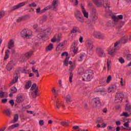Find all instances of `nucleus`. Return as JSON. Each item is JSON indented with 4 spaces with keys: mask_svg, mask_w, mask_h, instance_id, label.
I'll return each instance as SVG.
<instances>
[{
    "mask_svg": "<svg viewBox=\"0 0 131 131\" xmlns=\"http://www.w3.org/2000/svg\"><path fill=\"white\" fill-rule=\"evenodd\" d=\"M58 3H59V1L58 0H54L52 4V7L53 8V9L55 11L57 10V8L58 7Z\"/></svg>",
    "mask_w": 131,
    "mask_h": 131,
    "instance_id": "obj_27",
    "label": "nucleus"
},
{
    "mask_svg": "<svg viewBox=\"0 0 131 131\" xmlns=\"http://www.w3.org/2000/svg\"><path fill=\"white\" fill-rule=\"evenodd\" d=\"M87 49V52H92L94 50V42L91 39H88L85 43Z\"/></svg>",
    "mask_w": 131,
    "mask_h": 131,
    "instance_id": "obj_5",
    "label": "nucleus"
},
{
    "mask_svg": "<svg viewBox=\"0 0 131 131\" xmlns=\"http://www.w3.org/2000/svg\"><path fill=\"white\" fill-rule=\"evenodd\" d=\"M106 26H107V27H112V21H110L107 22V24H106Z\"/></svg>",
    "mask_w": 131,
    "mask_h": 131,
    "instance_id": "obj_58",
    "label": "nucleus"
},
{
    "mask_svg": "<svg viewBox=\"0 0 131 131\" xmlns=\"http://www.w3.org/2000/svg\"><path fill=\"white\" fill-rule=\"evenodd\" d=\"M83 58H84V54H81L78 58V61H79V62H82V61L83 60Z\"/></svg>",
    "mask_w": 131,
    "mask_h": 131,
    "instance_id": "obj_39",
    "label": "nucleus"
},
{
    "mask_svg": "<svg viewBox=\"0 0 131 131\" xmlns=\"http://www.w3.org/2000/svg\"><path fill=\"white\" fill-rule=\"evenodd\" d=\"M65 41L59 43L56 48V51H62V50L65 49Z\"/></svg>",
    "mask_w": 131,
    "mask_h": 131,
    "instance_id": "obj_18",
    "label": "nucleus"
},
{
    "mask_svg": "<svg viewBox=\"0 0 131 131\" xmlns=\"http://www.w3.org/2000/svg\"><path fill=\"white\" fill-rule=\"evenodd\" d=\"M112 80V76H111V75H109L106 79V81H104L103 82H101V84H102V85H106V84H107L106 83H110Z\"/></svg>",
    "mask_w": 131,
    "mask_h": 131,
    "instance_id": "obj_20",
    "label": "nucleus"
},
{
    "mask_svg": "<svg viewBox=\"0 0 131 131\" xmlns=\"http://www.w3.org/2000/svg\"><path fill=\"white\" fill-rule=\"evenodd\" d=\"M125 111H127L128 113L131 114V104L129 103L127 104L125 108Z\"/></svg>",
    "mask_w": 131,
    "mask_h": 131,
    "instance_id": "obj_28",
    "label": "nucleus"
},
{
    "mask_svg": "<svg viewBox=\"0 0 131 131\" xmlns=\"http://www.w3.org/2000/svg\"><path fill=\"white\" fill-rule=\"evenodd\" d=\"M50 9H51V6H50L46 7L45 8H44L43 9V13H45V12H46V11H48V10H50Z\"/></svg>",
    "mask_w": 131,
    "mask_h": 131,
    "instance_id": "obj_59",
    "label": "nucleus"
},
{
    "mask_svg": "<svg viewBox=\"0 0 131 131\" xmlns=\"http://www.w3.org/2000/svg\"><path fill=\"white\" fill-rule=\"evenodd\" d=\"M69 121L65 122V121H62L61 122V125L62 126H67V125H68V123H69Z\"/></svg>",
    "mask_w": 131,
    "mask_h": 131,
    "instance_id": "obj_51",
    "label": "nucleus"
},
{
    "mask_svg": "<svg viewBox=\"0 0 131 131\" xmlns=\"http://www.w3.org/2000/svg\"><path fill=\"white\" fill-rule=\"evenodd\" d=\"M46 34H45L44 32L42 31V30H41V32L37 34V37L39 39H41V38H43V37H45Z\"/></svg>",
    "mask_w": 131,
    "mask_h": 131,
    "instance_id": "obj_25",
    "label": "nucleus"
},
{
    "mask_svg": "<svg viewBox=\"0 0 131 131\" xmlns=\"http://www.w3.org/2000/svg\"><path fill=\"white\" fill-rule=\"evenodd\" d=\"M4 114H6L8 117H12V111H11L10 109H7L4 111Z\"/></svg>",
    "mask_w": 131,
    "mask_h": 131,
    "instance_id": "obj_21",
    "label": "nucleus"
},
{
    "mask_svg": "<svg viewBox=\"0 0 131 131\" xmlns=\"http://www.w3.org/2000/svg\"><path fill=\"white\" fill-rule=\"evenodd\" d=\"M29 7H30V8H31V7H33V8H35L37 7V5L35 3H33L31 4H29Z\"/></svg>",
    "mask_w": 131,
    "mask_h": 131,
    "instance_id": "obj_56",
    "label": "nucleus"
},
{
    "mask_svg": "<svg viewBox=\"0 0 131 131\" xmlns=\"http://www.w3.org/2000/svg\"><path fill=\"white\" fill-rule=\"evenodd\" d=\"M18 126H19V123H16L8 127V129H14V128L15 127H18Z\"/></svg>",
    "mask_w": 131,
    "mask_h": 131,
    "instance_id": "obj_36",
    "label": "nucleus"
},
{
    "mask_svg": "<svg viewBox=\"0 0 131 131\" xmlns=\"http://www.w3.org/2000/svg\"><path fill=\"white\" fill-rule=\"evenodd\" d=\"M5 16V11H1L0 12V20L2 19V18H4Z\"/></svg>",
    "mask_w": 131,
    "mask_h": 131,
    "instance_id": "obj_52",
    "label": "nucleus"
},
{
    "mask_svg": "<svg viewBox=\"0 0 131 131\" xmlns=\"http://www.w3.org/2000/svg\"><path fill=\"white\" fill-rule=\"evenodd\" d=\"M118 45H119V42H116L115 43L114 47L112 49H108V53L109 55H111V56H114V54L117 52V51H118V50H119Z\"/></svg>",
    "mask_w": 131,
    "mask_h": 131,
    "instance_id": "obj_4",
    "label": "nucleus"
},
{
    "mask_svg": "<svg viewBox=\"0 0 131 131\" xmlns=\"http://www.w3.org/2000/svg\"><path fill=\"white\" fill-rule=\"evenodd\" d=\"M31 84H32V83H31V81H29L28 82H27L26 83V89H27V90L30 89V88L31 87Z\"/></svg>",
    "mask_w": 131,
    "mask_h": 131,
    "instance_id": "obj_38",
    "label": "nucleus"
},
{
    "mask_svg": "<svg viewBox=\"0 0 131 131\" xmlns=\"http://www.w3.org/2000/svg\"><path fill=\"white\" fill-rule=\"evenodd\" d=\"M124 126L125 127H128L129 126V121H127V122L123 124Z\"/></svg>",
    "mask_w": 131,
    "mask_h": 131,
    "instance_id": "obj_60",
    "label": "nucleus"
},
{
    "mask_svg": "<svg viewBox=\"0 0 131 131\" xmlns=\"http://www.w3.org/2000/svg\"><path fill=\"white\" fill-rule=\"evenodd\" d=\"M119 62L120 63H121V64H123V63H124L125 61L124 60V59H123V58L121 57V58H119Z\"/></svg>",
    "mask_w": 131,
    "mask_h": 131,
    "instance_id": "obj_53",
    "label": "nucleus"
},
{
    "mask_svg": "<svg viewBox=\"0 0 131 131\" xmlns=\"http://www.w3.org/2000/svg\"><path fill=\"white\" fill-rule=\"evenodd\" d=\"M14 48V40H10L8 43V49L12 50Z\"/></svg>",
    "mask_w": 131,
    "mask_h": 131,
    "instance_id": "obj_32",
    "label": "nucleus"
},
{
    "mask_svg": "<svg viewBox=\"0 0 131 131\" xmlns=\"http://www.w3.org/2000/svg\"><path fill=\"white\" fill-rule=\"evenodd\" d=\"M32 70L33 73L36 74V76L37 77H39V74L38 73V70H35V68L34 67L32 68Z\"/></svg>",
    "mask_w": 131,
    "mask_h": 131,
    "instance_id": "obj_41",
    "label": "nucleus"
},
{
    "mask_svg": "<svg viewBox=\"0 0 131 131\" xmlns=\"http://www.w3.org/2000/svg\"><path fill=\"white\" fill-rule=\"evenodd\" d=\"M42 30V32H44V34H45L46 36L51 35V34H52V32H53V29H52V28L51 27L47 28L46 29Z\"/></svg>",
    "mask_w": 131,
    "mask_h": 131,
    "instance_id": "obj_15",
    "label": "nucleus"
},
{
    "mask_svg": "<svg viewBox=\"0 0 131 131\" xmlns=\"http://www.w3.org/2000/svg\"><path fill=\"white\" fill-rule=\"evenodd\" d=\"M64 56H66V57H68V53L64 52L61 54V57H64Z\"/></svg>",
    "mask_w": 131,
    "mask_h": 131,
    "instance_id": "obj_62",
    "label": "nucleus"
},
{
    "mask_svg": "<svg viewBox=\"0 0 131 131\" xmlns=\"http://www.w3.org/2000/svg\"><path fill=\"white\" fill-rule=\"evenodd\" d=\"M91 20L95 21L98 19V12L97 10H93L91 15Z\"/></svg>",
    "mask_w": 131,
    "mask_h": 131,
    "instance_id": "obj_11",
    "label": "nucleus"
},
{
    "mask_svg": "<svg viewBox=\"0 0 131 131\" xmlns=\"http://www.w3.org/2000/svg\"><path fill=\"white\" fill-rule=\"evenodd\" d=\"M117 91V86L116 84L111 85L107 89L108 93H115Z\"/></svg>",
    "mask_w": 131,
    "mask_h": 131,
    "instance_id": "obj_14",
    "label": "nucleus"
},
{
    "mask_svg": "<svg viewBox=\"0 0 131 131\" xmlns=\"http://www.w3.org/2000/svg\"><path fill=\"white\" fill-rule=\"evenodd\" d=\"M38 89H37L32 92V97L34 98H36L38 96Z\"/></svg>",
    "mask_w": 131,
    "mask_h": 131,
    "instance_id": "obj_29",
    "label": "nucleus"
},
{
    "mask_svg": "<svg viewBox=\"0 0 131 131\" xmlns=\"http://www.w3.org/2000/svg\"><path fill=\"white\" fill-rule=\"evenodd\" d=\"M27 18V15L19 17L18 19H17V22H21V21H24V20H26Z\"/></svg>",
    "mask_w": 131,
    "mask_h": 131,
    "instance_id": "obj_40",
    "label": "nucleus"
},
{
    "mask_svg": "<svg viewBox=\"0 0 131 131\" xmlns=\"http://www.w3.org/2000/svg\"><path fill=\"white\" fill-rule=\"evenodd\" d=\"M103 6L106 9V17L109 18L111 16V17H112V16H113L114 14L112 13V11L109 9V8H110V2L109 1H105L103 3Z\"/></svg>",
    "mask_w": 131,
    "mask_h": 131,
    "instance_id": "obj_1",
    "label": "nucleus"
},
{
    "mask_svg": "<svg viewBox=\"0 0 131 131\" xmlns=\"http://www.w3.org/2000/svg\"><path fill=\"white\" fill-rule=\"evenodd\" d=\"M93 35L94 37L98 38L99 39H102V38H104V35L100 32L95 31L93 33Z\"/></svg>",
    "mask_w": 131,
    "mask_h": 131,
    "instance_id": "obj_12",
    "label": "nucleus"
},
{
    "mask_svg": "<svg viewBox=\"0 0 131 131\" xmlns=\"http://www.w3.org/2000/svg\"><path fill=\"white\" fill-rule=\"evenodd\" d=\"M84 78L82 79L84 81H91L92 78L94 76V73L92 71H86V73L84 75Z\"/></svg>",
    "mask_w": 131,
    "mask_h": 131,
    "instance_id": "obj_3",
    "label": "nucleus"
},
{
    "mask_svg": "<svg viewBox=\"0 0 131 131\" xmlns=\"http://www.w3.org/2000/svg\"><path fill=\"white\" fill-rule=\"evenodd\" d=\"M33 54V51H30L25 54V60H27L29 59L30 57L32 56Z\"/></svg>",
    "mask_w": 131,
    "mask_h": 131,
    "instance_id": "obj_24",
    "label": "nucleus"
},
{
    "mask_svg": "<svg viewBox=\"0 0 131 131\" xmlns=\"http://www.w3.org/2000/svg\"><path fill=\"white\" fill-rule=\"evenodd\" d=\"M54 106L57 109H60L61 107H64V105L62 104V103L60 101L57 100L54 102Z\"/></svg>",
    "mask_w": 131,
    "mask_h": 131,
    "instance_id": "obj_19",
    "label": "nucleus"
},
{
    "mask_svg": "<svg viewBox=\"0 0 131 131\" xmlns=\"http://www.w3.org/2000/svg\"><path fill=\"white\" fill-rule=\"evenodd\" d=\"M39 124L40 126H42L45 124V121L43 120H40L39 121Z\"/></svg>",
    "mask_w": 131,
    "mask_h": 131,
    "instance_id": "obj_55",
    "label": "nucleus"
},
{
    "mask_svg": "<svg viewBox=\"0 0 131 131\" xmlns=\"http://www.w3.org/2000/svg\"><path fill=\"white\" fill-rule=\"evenodd\" d=\"M23 101H24V99H23V97H22V96H19L16 98L17 103H22Z\"/></svg>",
    "mask_w": 131,
    "mask_h": 131,
    "instance_id": "obj_37",
    "label": "nucleus"
},
{
    "mask_svg": "<svg viewBox=\"0 0 131 131\" xmlns=\"http://www.w3.org/2000/svg\"><path fill=\"white\" fill-rule=\"evenodd\" d=\"M97 54L99 57L100 58H103L104 57H106V54L104 51V50L102 48H98L97 49Z\"/></svg>",
    "mask_w": 131,
    "mask_h": 131,
    "instance_id": "obj_10",
    "label": "nucleus"
},
{
    "mask_svg": "<svg viewBox=\"0 0 131 131\" xmlns=\"http://www.w3.org/2000/svg\"><path fill=\"white\" fill-rule=\"evenodd\" d=\"M81 10L82 13L83 15V16L85 18H86V19H88L89 18V12H88L86 11V10L84 8V6L82 4L81 5Z\"/></svg>",
    "mask_w": 131,
    "mask_h": 131,
    "instance_id": "obj_13",
    "label": "nucleus"
},
{
    "mask_svg": "<svg viewBox=\"0 0 131 131\" xmlns=\"http://www.w3.org/2000/svg\"><path fill=\"white\" fill-rule=\"evenodd\" d=\"M75 69V63H73V64H72L70 67L69 71H73Z\"/></svg>",
    "mask_w": 131,
    "mask_h": 131,
    "instance_id": "obj_48",
    "label": "nucleus"
},
{
    "mask_svg": "<svg viewBox=\"0 0 131 131\" xmlns=\"http://www.w3.org/2000/svg\"><path fill=\"white\" fill-rule=\"evenodd\" d=\"M123 93H118L115 96V103H121L123 100Z\"/></svg>",
    "mask_w": 131,
    "mask_h": 131,
    "instance_id": "obj_8",
    "label": "nucleus"
},
{
    "mask_svg": "<svg viewBox=\"0 0 131 131\" xmlns=\"http://www.w3.org/2000/svg\"><path fill=\"white\" fill-rule=\"evenodd\" d=\"M19 120V115L15 114L13 117V119L11 121V123H16Z\"/></svg>",
    "mask_w": 131,
    "mask_h": 131,
    "instance_id": "obj_23",
    "label": "nucleus"
},
{
    "mask_svg": "<svg viewBox=\"0 0 131 131\" xmlns=\"http://www.w3.org/2000/svg\"><path fill=\"white\" fill-rule=\"evenodd\" d=\"M31 91H35L36 90H38L37 86L36 83H33L31 88Z\"/></svg>",
    "mask_w": 131,
    "mask_h": 131,
    "instance_id": "obj_43",
    "label": "nucleus"
},
{
    "mask_svg": "<svg viewBox=\"0 0 131 131\" xmlns=\"http://www.w3.org/2000/svg\"><path fill=\"white\" fill-rule=\"evenodd\" d=\"M112 19L114 23H118L119 20L123 19V15H119L117 16L114 14L113 15H112Z\"/></svg>",
    "mask_w": 131,
    "mask_h": 131,
    "instance_id": "obj_9",
    "label": "nucleus"
},
{
    "mask_svg": "<svg viewBox=\"0 0 131 131\" xmlns=\"http://www.w3.org/2000/svg\"><path fill=\"white\" fill-rule=\"evenodd\" d=\"M36 13L37 14H42L43 13V9L41 10L40 7H38L36 9Z\"/></svg>",
    "mask_w": 131,
    "mask_h": 131,
    "instance_id": "obj_46",
    "label": "nucleus"
},
{
    "mask_svg": "<svg viewBox=\"0 0 131 131\" xmlns=\"http://www.w3.org/2000/svg\"><path fill=\"white\" fill-rule=\"evenodd\" d=\"M127 40H128L127 37H123L120 41H117V42H119V43H126Z\"/></svg>",
    "mask_w": 131,
    "mask_h": 131,
    "instance_id": "obj_26",
    "label": "nucleus"
},
{
    "mask_svg": "<svg viewBox=\"0 0 131 131\" xmlns=\"http://www.w3.org/2000/svg\"><path fill=\"white\" fill-rule=\"evenodd\" d=\"M74 47V53L76 54L77 53V49H76V47H77V42H74L73 45L72 46V48Z\"/></svg>",
    "mask_w": 131,
    "mask_h": 131,
    "instance_id": "obj_35",
    "label": "nucleus"
},
{
    "mask_svg": "<svg viewBox=\"0 0 131 131\" xmlns=\"http://www.w3.org/2000/svg\"><path fill=\"white\" fill-rule=\"evenodd\" d=\"M103 122V119L101 118H98L97 120V123H98L97 127H101V124Z\"/></svg>",
    "mask_w": 131,
    "mask_h": 131,
    "instance_id": "obj_33",
    "label": "nucleus"
},
{
    "mask_svg": "<svg viewBox=\"0 0 131 131\" xmlns=\"http://www.w3.org/2000/svg\"><path fill=\"white\" fill-rule=\"evenodd\" d=\"M9 103L11 105V106H14V100H13V99L10 100L9 101Z\"/></svg>",
    "mask_w": 131,
    "mask_h": 131,
    "instance_id": "obj_63",
    "label": "nucleus"
},
{
    "mask_svg": "<svg viewBox=\"0 0 131 131\" xmlns=\"http://www.w3.org/2000/svg\"><path fill=\"white\" fill-rule=\"evenodd\" d=\"M10 53L9 50H7L5 52V56L4 57V60H7V59H9V53Z\"/></svg>",
    "mask_w": 131,
    "mask_h": 131,
    "instance_id": "obj_47",
    "label": "nucleus"
},
{
    "mask_svg": "<svg viewBox=\"0 0 131 131\" xmlns=\"http://www.w3.org/2000/svg\"><path fill=\"white\" fill-rule=\"evenodd\" d=\"M73 78V74L72 73H70V82L71 83L72 82V79Z\"/></svg>",
    "mask_w": 131,
    "mask_h": 131,
    "instance_id": "obj_57",
    "label": "nucleus"
},
{
    "mask_svg": "<svg viewBox=\"0 0 131 131\" xmlns=\"http://www.w3.org/2000/svg\"><path fill=\"white\" fill-rule=\"evenodd\" d=\"M108 129L109 131H114V128L113 127H108Z\"/></svg>",
    "mask_w": 131,
    "mask_h": 131,
    "instance_id": "obj_64",
    "label": "nucleus"
},
{
    "mask_svg": "<svg viewBox=\"0 0 131 131\" xmlns=\"http://www.w3.org/2000/svg\"><path fill=\"white\" fill-rule=\"evenodd\" d=\"M17 81H18V76H16L13 79V80L11 82V85H13V84H14V83H16V82H17Z\"/></svg>",
    "mask_w": 131,
    "mask_h": 131,
    "instance_id": "obj_42",
    "label": "nucleus"
},
{
    "mask_svg": "<svg viewBox=\"0 0 131 131\" xmlns=\"http://www.w3.org/2000/svg\"><path fill=\"white\" fill-rule=\"evenodd\" d=\"M52 91L53 93H54L55 95H57L58 93H59V92H60V90L57 91L55 89V88H53Z\"/></svg>",
    "mask_w": 131,
    "mask_h": 131,
    "instance_id": "obj_54",
    "label": "nucleus"
},
{
    "mask_svg": "<svg viewBox=\"0 0 131 131\" xmlns=\"http://www.w3.org/2000/svg\"><path fill=\"white\" fill-rule=\"evenodd\" d=\"M27 1L20 3L17 5L13 6L12 8V10L15 11V10H17L21 8V7H24V6H25V5H27Z\"/></svg>",
    "mask_w": 131,
    "mask_h": 131,
    "instance_id": "obj_16",
    "label": "nucleus"
},
{
    "mask_svg": "<svg viewBox=\"0 0 131 131\" xmlns=\"http://www.w3.org/2000/svg\"><path fill=\"white\" fill-rule=\"evenodd\" d=\"M75 17L76 19L80 22V23H83L84 22V18L82 16V13L79 11H77L75 12Z\"/></svg>",
    "mask_w": 131,
    "mask_h": 131,
    "instance_id": "obj_6",
    "label": "nucleus"
},
{
    "mask_svg": "<svg viewBox=\"0 0 131 131\" xmlns=\"http://www.w3.org/2000/svg\"><path fill=\"white\" fill-rule=\"evenodd\" d=\"M60 40V37H58V38L57 39L56 36L53 37V38L52 39V42H56V41H58V42H59Z\"/></svg>",
    "mask_w": 131,
    "mask_h": 131,
    "instance_id": "obj_45",
    "label": "nucleus"
},
{
    "mask_svg": "<svg viewBox=\"0 0 131 131\" xmlns=\"http://www.w3.org/2000/svg\"><path fill=\"white\" fill-rule=\"evenodd\" d=\"M130 114L128 113V112L127 113L126 112H123V113L120 115V116H124L125 117H128L130 116Z\"/></svg>",
    "mask_w": 131,
    "mask_h": 131,
    "instance_id": "obj_44",
    "label": "nucleus"
},
{
    "mask_svg": "<svg viewBox=\"0 0 131 131\" xmlns=\"http://www.w3.org/2000/svg\"><path fill=\"white\" fill-rule=\"evenodd\" d=\"M54 49V45L53 43H50L49 45L46 48V52H50L52 51Z\"/></svg>",
    "mask_w": 131,
    "mask_h": 131,
    "instance_id": "obj_30",
    "label": "nucleus"
},
{
    "mask_svg": "<svg viewBox=\"0 0 131 131\" xmlns=\"http://www.w3.org/2000/svg\"><path fill=\"white\" fill-rule=\"evenodd\" d=\"M5 97V92L0 91V98H4Z\"/></svg>",
    "mask_w": 131,
    "mask_h": 131,
    "instance_id": "obj_61",
    "label": "nucleus"
},
{
    "mask_svg": "<svg viewBox=\"0 0 131 131\" xmlns=\"http://www.w3.org/2000/svg\"><path fill=\"white\" fill-rule=\"evenodd\" d=\"M21 36L26 38H31L32 36H33L32 32L28 29H24L20 32Z\"/></svg>",
    "mask_w": 131,
    "mask_h": 131,
    "instance_id": "obj_2",
    "label": "nucleus"
},
{
    "mask_svg": "<svg viewBox=\"0 0 131 131\" xmlns=\"http://www.w3.org/2000/svg\"><path fill=\"white\" fill-rule=\"evenodd\" d=\"M14 66L15 64L14 63V62L10 61L7 64L6 69L8 71H11L13 68H14Z\"/></svg>",
    "mask_w": 131,
    "mask_h": 131,
    "instance_id": "obj_17",
    "label": "nucleus"
},
{
    "mask_svg": "<svg viewBox=\"0 0 131 131\" xmlns=\"http://www.w3.org/2000/svg\"><path fill=\"white\" fill-rule=\"evenodd\" d=\"M79 28L76 26L74 27L73 29L71 30V32H72V33H76V32H79Z\"/></svg>",
    "mask_w": 131,
    "mask_h": 131,
    "instance_id": "obj_34",
    "label": "nucleus"
},
{
    "mask_svg": "<svg viewBox=\"0 0 131 131\" xmlns=\"http://www.w3.org/2000/svg\"><path fill=\"white\" fill-rule=\"evenodd\" d=\"M11 92L12 93V94H16V93H17V88H16V87L11 88Z\"/></svg>",
    "mask_w": 131,
    "mask_h": 131,
    "instance_id": "obj_49",
    "label": "nucleus"
},
{
    "mask_svg": "<svg viewBox=\"0 0 131 131\" xmlns=\"http://www.w3.org/2000/svg\"><path fill=\"white\" fill-rule=\"evenodd\" d=\"M107 67V71H109L110 69H111V62L107 61L106 63Z\"/></svg>",
    "mask_w": 131,
    "mask_h": 131,
    "instance_id": "obj_50",
    "label": "nucleus"
},
{
    "mask_svg": "<svg viewBox=\"0 0 131 131\" xmlns=\"http://www.w3.org/2000/svg\"><path fill=\"white\" fill-rule=\"evenodd\" d=\"M93 107L94 108H99L102 106V102L99 97H96L93 99Z\"/></svg>",
    "mask_w": 131,
    "mask_h": 131,
    "instance_id": "obj_7",
    "label": "nucleus"
},
{
    "mask_svg": "<svg viewBox=\"0 0 131 131\" xmlns=\"http://www.w3.org/2000/svg\"><path fill=\"white\" fill-rule=\"evenodd\" d=\"M93 2L97 7H102L103 5V0H93Z\"/></svg>",
    "mask_w": 131,
    "mask_h": 131,
    "instance_id": "obj_22",
    "label": "nucleus"
},
{
    "mask_svg": "<svg viewBox=\"0 0 131 131\" xmlns=\"http://www.w3.org/2000/svg\"><path fill=\"white\" fill-rule=\"evenodd\" d=\"M66 101L68 104H69L70 102H72V98L71 97V96L70 95H68L66 97Z\"/></svg>",
    "mask_w": 131,
    "mask_h": 131,
    "instance_id": "obj_31",
    "label": "nucleus"
}]
</instances>
